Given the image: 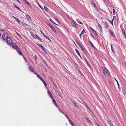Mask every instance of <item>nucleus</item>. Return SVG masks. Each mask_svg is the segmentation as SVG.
I'll use <instances>...</instances> for the list:
<instances>
[{
  "instance_id": "14",
  "label": "nucleus",
  "mask_w": 126,
  "mask_h": 126,
  "mask_svg": "<svg viewBox=\"0 0 126 126\" xmlns=\"http://www.w3.org/2000/svg\"><path fill=\"white\" fill-rule=\"evenodd\" d=\"M14 7H15L17 9H18L19 11H20L22 12V10L21 9L19 8L15 4H14Z\"/></svg>"
},
{
  "instance_id": "34",
  "label": "nucleus",
  "mask_w": 126,
  "mask_h": 126,
  "mask_svg": "<svg viewBox=\"0 0 126 126\" xmlns=\"http://www.w3.org/2000/svg\"><path fill=\"white\" fill-rule=\"evenodd\" d=\"M36 75L37 76V77L39 78V79H41L42 77L41 76H40L39 75L36 74Z\"/></svg>"
},
{
  "instance_id": "38",
  "label": "nucleus",
  "mask_w": 126,
  "mask_h": 126,
  "mask_svg": "<svg viewBox=\"0 0 126 126\" xmlns=\"http://www.w3.org/2000/svg\"><path fill=\"white\" fill-rule=\"evenodd\" d=\"M90 35H91V36L95 40L96 39L94 37V36L91 33V34H90Z\"/></svg>"
},
{
  "instance_id": "35",
  "label": "nucleus",
  "mask_w": 126,
  "mask_h": 126,
  "mask_svg": "<svg viewBox=\"0 0 126 126\" xmlns=\"http://www.w3.org/2000/svg\"><path fill=\"white\" fill-rule=\"evenodd\" d=\"M122 32L123 34L125 33V31L124 29H122Z\"/></svg>"
},
{
  "instance_id": "32",
  "label": "nucleus",
  "mask_w": 126,
  "mask_h": 126,
  "mask_svg": "<svg viewBox=\"0 0 126 126\" xmlns=\"http://www.w3.org/2000/svg\"><path fill=\"white\" fill-rule=\"evenodd\" d=\"M36 44L40 47L42 46V45H41L39 43H37Z\"/></svg>"
},
{
  "instance_id": "64",
  "label": "nucleus",
  "mask_w": 126,
  "mask_h": 126,
  "mask_svg": "<svg viewBox=\"0 0 126 126\" xmlns=\"http://www.w3.org/2000/svg\"><path fill=\"white\" fill-rule=\"evenodd\" d=\"M113 15H115V12H113Z\"/></svg>"
},
{
  "instance_id": "52",
  "label": "nucleus",
  "mask_w": 126,
  "mask_h": 126,
  "mask_svg": "<svg viewBox=\"0 0 126 126\" xmlns=\"http://www.w3.org/2000/svg\"><path fill=\"white\" fill-rule=\"evenodd\" d=\"M113 12H115V10H114V8L113 7Z\"/></svg>"
},
{
  "instance_id": "54",
  "label": "nucleus",
  "mask_w": 126,
  "mask_h": 126,
  "mask_svg": "<svg viewBox=\"0 0 126 126\" xmlns=\"http://www.w3.org/2000/svg\"><path fill=\"white\" fill-rule=\"evenodd\" d=\"M13 17H14V18L16 20H17V19L16 18V17H15L14 16H13Z\"/></svg>"
},
{
  "instance_id": "45",
  "label": "nucleus",
  "mask_w": 126,
  "mask_h": 126,
  "mask_svg": "<svg viewBox=\"0 0 126 126\" xmlns=\"http://www.w3.org/2000/svg\"><path fill=\"white\" fill-rule=\"evenodd\" d=\"M55 19L58 22H59V20H58V19L57 18H55Z\"/></svg>"
},
{
  "instance_id": "26",
  "label": "nucleus",
  "mask_w": 126,
  "mask_h": 126,
  "mask_svg": "<svg viewBox=\"0 0 126 126\" xmlns=\"http://www.w3.org/2000/svg\"><path fill=\"white\" fill-rule=\"evenodd\" d=\"M85 61L86 62L87 64L88 65V66H89L90 67H91V65H90V64H89V63L87 62V60L86 59H85Z\"/></svg>"
},
{
  "instance_id": "6",
  "label": "nucleus",
  "mask_w": 126,
  "mask_h": 126,
  "mask_svg": "<svg viewBox=\"0 0 126 126\" xmlns=\"http://www.w3.org/2000/svg\"><path fill=\"white\" fill-rule=\"evenodd\" d=\"M12 46L15 49H16L18 47L17 46L16 44L14 43L12 44Z\"/></svg>"
},
{
  "instance_id": "20",
  "label": "nucleus",
  "mask_w": 126,
  "mask_h": 126,
  "mask_svg": "<svg viewBox=\"0 0 126 126\" xmlns=\"http://www.w3.org/2000/svg\"><path fill=\"white\" fill-rule=\"evenodd\" d=\"M26 16L27 18V19H30V20L31 19V17L28 14H27V15H26Z\"/></svg>"
},
{
  "instance_id": "49",
  "label": "nucleus",
  "mask_w": 126,
  "mask_h": 126,
  "mask_svg": "<svg viewBox=\"0 0 126 126\" xmlns=\"http://www.w3.org/2000/svg\"><path fill=\"white\" fill-rule=\"evenodd\" d=\"M23 58L26 61V62H27V60H26V58L25 57H23Z\"/></svg>"
},
{
  "instance_id": "62",
  "label": "nucleus",
  "mask_w": 126,
  "mask_h": 126,
  "mask_svg": "<svg viewBox=\"0 0 126 126\" xmlns=\"http://www.w3.org/2000/svg\"><path fill=\"white\" fill-rule=\"evenodd\" d=\"M26 3H27L28 1L26 0H23Z\"/></svg>"
},
{
  "instance_id": "63",
  "label": "nucleus",
  "mask_w": 126,
  "mask_h": 126,
  "mask_svg": "<svg viewBox=\"0 0 126 126\" xmlns=\"http://www.w3.org/2000/svg\"><path fill=\"white\" fill-rule=\"evenodd\" d=\"M59 110L60 112H61L62 113H63V112L60 109H59Z\"/></svg>"
},
{
  "instance_id": "44",
  "label": "nucleus",
  "mask_w": 126,
  "mask_h": 126,
  "mask_svg": "<svg viewBox=\"0 0 126 126\" xmlns=\"http://www.w3.org/2000/svg\"><path fill=\"white\" fill-rule=\"evenodd\" d=\"M38 5H39V6L40 7L41 9H42L43 10L44 9L43 8L41 5H40V4H39Z\"/></svg>"
},
{
  "instance_id": "31",
  "label": "nucleus",
  "mask_w": 126,
  "mask_h": 126,
  "mask_svg": "<svg viewBox=\"0 0 126 126\" xmlns=\"http://www.w3.org/2000/svg\"><path fill=\"white\" fill-rule=\"evenodd\" d=\"M26 3L30 7H32V5H31L28 2H27Z\"/></svg>"
},
{
  "instance_id": "55",
  "label": "nucleus",
  "mask_w": 126,
  "mask_h": 126,
  "mask_svg": "<svg viewBox=\"0 0 126 126\" xmlns=\"http://www.w3.org/2000/svg\"><path fill=\"white\" fill-rule=\"evenodd\" d=\"M124 36H125V39H126V34L125 33L124 34Z\"/></svg>"
},
{
  "instance_id": "3",
  "label": "nucleus",
  "mask_w": 126,
  "mask_h": 126,
  "mask_svg": "<svg viewBox=\"0 0 126 126\" xmlns=\"http://www.w3.org/2000/svg\"><path fill=\"white\" fill-rule=\"evenodd\" d=\"M48 24L49 26L52 29L53 31L55 32L56 31V30L49 23H48Z\"/></svg>"
},
{
  "instance_id": "41",
  "label": "nucleus",
  "mask_w": 126,
  "mask_h": 126,
  "mask_svg": "<svg viewBox=\"0 0 126 126\" xmlns=\"http://www.w3.org/2000/svg\"><path fill=\"white\" fill-rule=\"evenodd\" d=\"M43 82L44 83V84L45 85V86H47V84L46 82H45V81H44Z\"/></svg>"
},
{
  "instance_id": "33",
  "label": "nucleus",
  "mask_w": 126,
  "mask_h": 126,
  "mask_svg": "<svg viewBox=\"0 0 126 126\" xmlns=\"http://www.w3.org/2000/svg\"><path fill=\"white\" fill-rule=\"evenodd\" d=\"M72 102L73 103L74 105V106H76L77 107V105H76V103L75 102H74V101H73Z\"/></svg>"
},
{
  "instance_id": "1",
  "label": "nucleus",
  "mask_w": 126,
  "mask_h": 126,
  "mask_svg": "<svg viewBox=\"0 0 126 126\" xmlns=\"http://www.w3.org/2000/svg\"><path fill=\"white\" fill-rule=\"evenodd\" d=\"M8 34H6V38H5V33H3L2 36V39L3 40H5L7 39V40L6 41V43L11 44L12 43V40H11V38L10 37H8Z\"/></svg>"
},
{
  "instance_id": "27",
  "label": "nucleus",
  "mask_w": 126,
  "mask_h": 126,
  "mask_svg": "<svg viewBox=\"0 0 126 126\" xmlns=\"http://www.w3.org/2000/svg\"><path fill=\"white\" fill-rule=\"evenodd\" d=\"M44 36L45 37L46 39H48L49 41H51L50 39L48 36H46L45 35V36Z\"/></svg>"
},
{
  "instance_id": "39",
  "label": "nucleus",
  "mask_w": 126,
  "mask_h": 126,
  "mask_svg": "<svg viewBox=\"0 0 126 126\" xmlns=\"http://www.w3.org/2000/svg\"><path fill=\"white\" fill-rule=\"evenodd\" d=\"M40 32L41 33V34L44 36L45 35V34H44V33L42 32V31L41 30H40Z\"/></svg>"
},
{
  "instance_id": "28",
  "label": "nucleus",
  "mask_w": 126,
  "mask_h": 126,
  "mask_svg": "<svg viewBox=\"0 0 126 126\" xmlns=\"http://www.w3.org/2000/svg\"><path fill=\"white\" fill-rule=\"evenodd\" d=\"M37 39L39 40L41 42H43V40H42V39H41L40 37H38V38Z\"/></svg>"
},
{
  "instance_id": "47",
  "label": "nucleus",
  "mask_w": 126,
  "mask_h": 126,
  "mask_svg": "<svg viewBox=\"0 0 126 126\" xmlns=\"http://www.w3.org/2000/svg\"><path fill=\"white\" fill-rule=\"evenodd\" d=\"M65 115L66 118L69 120V117L66 115L65 114Z\"/></svg>"
},
{
  "instance_id": "60",
  "label": "nucleus",
  "mask_w": 126,
  "mask_h": 126,
  "mask_svg": "<svg viewBox=\"0 0 126 126\" xmlns=\"http://www.w3.org/2000/svg\"><path fill=\"white\" fill-rule=\"evenodd\" d=\"M26 3H27L28 1L26 0H23Z\"/></svg>"
},
{
  "instance_id": "61",
  "label": "nucleus",
  "mask_w": 126,
  "mask_h": 126,
  "mask_svg": "<svg viewBox=\"0 0 126 126\" xmlns=\"http://www.w3.org/2000/svg\"><path fill=\"white\" fill-rule=\"evenodd\" d=\"M26 3H27L28 1L26 0H23Z\"/></svg>"
},
{
  "instance_id": "53",
  "label": "nucleus",
  "mask_w": 126,
  "mask_h": 126,
  "mask_svg": "<svg viewBox=\"0 0 126 126\" xmlns=\"http://www.w3.org/2000/svg\"><path fill=\"white\" fill-rule=\"evenodd\" d=\"M86 120H88V121H89V122H91V121H90V120H89L88 119V118H87Z\"/></svg>"
},
{
  "instance_id": "8",
  "label": "nucleus",
  "mask_w": 126,
  "mask_h": 126,
  "mask_svg": "<svg viewBox=\"0 0 126 126\" xmlns=\"http://www.w3.org/2000/svg\"><path fill=\"white\" fill-rule=\"evenodd\" d=\"M91 4L94 7H96V5L95 3H94V1L93 0L91 1Z\"/></svg>"
},
{
  "instance_id": "11",
  "label": "nucleus",
  "mask_w": 126,
  "mask_h": 126,
  "mask_svg": "<svg viewBox=\"0 0 126 126\" xmlns=\"http://www.w3.org/2000/svg\"><path fill=\"white\" fill-rule=\"evenodd\" d=\"M108 123L111 126H113V124L110 121L108 120Z\"/></svg>"
},
{
  "instance_id": "4",
  "label": "nucleus",
  "mask_w": 126,
  "mask_h": 126,
  "mask_svg": "<svg viewBox=\"0 0 126 126\" xmlns=\"http://www.w3.org/2000/svg\"><path fill=\"white\" fill-rule=\"evenodd\" d=\"M16 51L18 52V53L21 55H22V53L20 51V49L18 47L17 49H16Z\"/></svg>"
},
{
  "instance_id": "5",
  "label": "nucleus",
  "mask_w": 126,
  "mask_h": 126,
  "mask_svg": "<svg viewBox=\"0 0 126 126\" xmlns=\"http://www.w3.org/2000/svg\"><path fill=\"white\" fill-rule=\"evenodd\" d=\"M29 69L30 71L34 72V69L32 66H30L29 67Z\"/></svg>"
},
{
  "instance_id": "18",
  "label": "nucleus",
  "mask_w": 126,
  "mask_h": 126,
  "mask_svg": "<svg viewBox=\"0 0 126 126\" xmlns=\"http://www.w3.org/2000/svg\"><path fill=\"white\" fill-rule=\"evenodd\" d=\"M41 48L42 49V50L46 54H47V53L46 52V51L45 50V48L43 46H42Z\"/></svg>"
},
{
  "instance_id": "42",
  "label": "nucleus",
  "mask_w": 126,
  "mask_h": 126,
  "mask_svg": "<svg viewBox=\"0 0 126 126\" xmlns=\"http://www.w3.org/2000/svg\"><path fill=\"white\" fill-rule=\"evenodd\" d=\"M43 61L44 62V63H45V64L46 65V66L47 67H48V65L47 64V63L45 61H44V60H43Z\"/></svg>"
},
{
  "instance_id": "46",
  "label": "nucleus",
  "mask_w": 126,
  "mask_h": 126,
  "mask_svg": "<svg viewBox=\"0 0 126 126\" xmlns=\"http://www.w3.org/2000/svg\"><path fill=\"white\" fill-rule=\"evenodd\" d=\"M17 1L19 4H21V2L19 0H16Z\"/></svg>"
},
{
  "instance_id": "13",
  "label": "nucleus",
  "mask_w": 126,
  "mask_h": 126,
  "mask_svg": "<svg viewBox=\"0 0 126 126\" xmlns=\"http://www.w3.org/2000/svg\"><path fill=\"white\" fill-rule=\"evenodd\" d=\"M114 17V16H113V18L111 21L109 19H108V20L109 21L110 23L112 24V25H113V22Z\"/></svg>"
},
{
  "instance_id": "15",
  "label": "nucleus",
  "mask_w": 126,
  "mask_h": 126,
  "mask_svg": "<svg viewBox=\"0 0 126 126\" xmlns=\"http://www.w3.org/2000/svg\"><path fill=\"white\" fill-rule=\"evenodd\" d=\"M33 36H32V37L34 38L35 39H36L38 38V36L36 34H33Z\"/></svg>"
},
{
  "instance_id": "7",
  "label": "nucleus",
  "mask_w": 126,
  "mask_h": 126,
  "mask_svg": "<svg viewBox=\"0 0 126 126\" xmlns=\"http://www.w3.org/2000/svg\"><path fill=\"white\" fill-rule=\"evenodd\" d=\"M73 24V26L75 28H77L78 27V25L77 24L74 20L72 21Z\"/></svg>"
},
{
  "instance_id": "23",
  "label": "nucleus",
  "mask_w": 126,
  "mask_h": 126,
  "mask_svg": "<svg viewBox=\"0 0 126 126\" xmlns=\"http://www.w3.org/2000/svg\"><path fill=\"white\" fill-rule=\"evenodd\" d=\"M76 20L79 23H80V24H83L81 22V21L79 19H76Z\"/></svg>"
},
{
  "instance_id": "9",
  "label": "nucleus",
  "mask_w": 126,
  "mask_h": 126,
  "mask_svg": "<svg viewBox=\"0 0 126 126\" xmlns=\"http://www.w3.org/2000/svg\"><path fill=\"white\" fill-rule=\"evenodd\" d=\"M47 92L48 94L50 95V98H52L53 97V96L51 92L49 91H48Z\"/></svg>"
},
{
  "instance_id": "2",
  "label": "nucleus",
  "mask_w": 126,
  "mask_h": 126,
  "mask_svg": "<svg viewBox=\"0 0 126 126\" xmlns=\"http://www.w3.org/2000/svg\"><path fill=\"white\" fill-rule=\"evenodd\" d=\"M79 45V46L82 49V50L83 51V52L85 53H86V51L83 48V47L82 46L81 44L78 41H77L76 42Z\"/></svg>"
},
{
  "instance_id": "43",
  "label": "nucleus",
  "mask_w": 126,
  "mask_h": 126,
  "mask_svg": "<svg viewBox=\"0 0 126 126\" xmlns=\"http://www.w3.org/2000/svg\"><path fill=\"white\" fill-rule=\"evenodd\" d=\"M52 101L54 102V103L56 102L54 99H52Z\"/></svg>"
},
{
  "instance_id": "10",
  "label": "nucleus",
  "mask_w": 126,
  "mask_h": 126,
  "mask_svg": "<svg viewBox=\"0 0 126 126\" xmlns=\"http://www.w3.org/2000/svg\"><path fill=\"white\" fill-rule=\"evenodd\" d=\"M75 51H76V52L77 53L78 55L80 57V58L81 59H82V58L81 57V56L78 50L77 49H75Z\"/></svg>"
},
{
  "instance_id": "25",
  "label": "nucleus",
  "mask_w": 126,
  "mask_h": 126,
  "mask_svg": "<svg viewBox=\"0 0 126 126\" xmlns=\"http://www.w3.org/2000/svg\"><path fill=\"white\" fill-rule=\"evenodd\" d=\"M69 121L70 123L72 126H74V124H73V122L71 121V120L70 119H69Z\"/></svg>"
},
{
  "instance_id": "48",
  "label": "nucleus",
  "mask_w": 126,
  "mask_h": 126,
  "mask_svg": "<svg viewBox=\"0 0 126 126\" xmlns=\"http://www.w3.org/2000/svg\"><path fill=\"white\" fill-rule=\"evenodd\" d=\"M54 104H55V106L56 107H58V106H57V104L56 103H56H54Z\"/></svg>"
},
{
  "instance_id": "50",
  "label": "nucleus",
  "mask_w": 126,
  "mask_h": 126,
  "mask_svg": "<svg viewBox=\"0 0 126 126\" xmlns=\"http://www.w3.org/2000/svg\"><path fill=\"white\" fill-rule=\"evenodd\" d=\"M40 80L43 82L44 80L42 79V78H41V79H40Z\"/></svg>"
},
{
  "instance_id": "21",
  "label": "nucleus",
  "mask_w": 126,
  "mask_h": 126,
  "mask_svg": "<svg viewBox=\"0 0 126 126\" xmlns=\"http://www.w3.org/2000/svg\"><path fill=\"white\" fill-rule=\"evenodd\" d=\"M111 50L112 51V52L113 53H114L115 52V51L113 48V47H112V44H111Z\"/></svg>"
},
{
  "instance_id": "56",
  "label": "nucleus",
  "mask_w": 126,
  "mask_h": 126,
  "mask_svg": "<svg viewBox=\"0 0 126 126\" xmlns=\"http://www.w3.org/2000/svg\"><path fill=\"white\" fill-rule=\"evenodd\" d=\"M95 9H96V10L98 11H99V10H98V9L97 8V7H96H96H95Z\"/></svg>"
},
{
  "instance_id": "58",
  "label": "nucleus",
  "mask_w": 126,
  "mask_h": 126,
  "mask_svg": "<svg viewBox=\"0 0 126 126\" xmlns=\"http://www.w3.org/2000/svg\"><path fill=\"white\" fill-rule=\"evenodd\" d=\"M116 81L117 82V84H118V87H119V84L118 83V81L116 80Z\"/></svg>"
},
{
  "instance_id": "19",
  "label": "nucleus",
  "mask_w": 126,
  "mask_h": 126,
  "mask_svg": "<svg viewBox=\"0 0 126 126\" xmlns=\"http://www.w3.org/2000/svg\"><path fill=\"white\" fill-rule=\"evenodd\" d=\"M104 23L105 24V25H106V28H107L109 27V25L107 23V22H105Z\"/></svg>"
},
{
  "instance_id": "59",
  "label": "nucleus",
  "mask_w": 126,
  "mask_h": 126,
  "mask_svg": "<svg viewBox=\"0 0 126 126\" xmlns=\"http://www.w3.org/2000/svg\"><path fill=\"white\" fill-rule=\"evenodd\" d=\"M82 34H81V33L79 34V36H80V38H81V35H82Z\"/></svg>"
},
{
  "instance_id": "16",
  "label": "nucleus",
  "mask_w": 126,
  "mask_h": 126,
  "mask_svg": "<svg viewBox=\"0 0 126 126\" xmlns=\"http://www.w3.org/2000/svg\"><path fill=\"white\" fill-rule=\"evenodd\" d=\"M98 27L99 28V29L100 30V31L102 32V26L100 25V24H98Z\"/></svg>"
},
{
  "instance_id": "57",
  "label": "nucleus",
  "mask_w": 126,
  "mask_h": 126,
  "mask_svg": "<svg viewBox=\"0 0 126 126\" xmlns=\"http://www.w3.org/2000/svg\"><path fill=\"white\" fill-rule=\"evenodd\" d=\"M0 31L1 32H3L4 31V30L3 29H2L0 30Z\"/></svg>"
},
{
  "instance_id": "17",
  "label": "nucleus",
  "mask_w": 126,
  "mask_h": 126,
  "mask_svg": "<svg viewBox=\"0 0 126 126\" xmlns=\"http://www.w3.org/2000/svg\"><path fill=\"white\" fill-rule=\"evenodd\" d=\"M103 71L104 73H105V72H106V74L108 75H110L109 72H108V71L107 70H106L104 71Z\"/></svg>"
},
{
  "instance_id": "40",
  "label": "nucleus",
  "mask_w": 126,
  "mask_h": 126,
  "mask_svg": "<svg viewBox=\"0 0 126 126\" xmlns=\"http://www.w3.org/2000/svg\"><path fill=\"white\" fill-rule=\"evenodd\" d=\"M16 21H17V22L19 24L20 23V21L19 20L17 19V20H16Z\"/></svg>"
},
{
  "instance_id": "51",
  "label": "nucleus",
  "mask_w": 126,
  "mask_h": 126,
  "mask_svg": "<svg viewBox=\"0 0 126 126\" xmlns=\"http://www.w3.org/2000/svg\"><path fill=\"white\" fill-rule=\"evenodd\" d=\"M34 56L35 57V60H36L37 59V57H36V55H35Z\"/></svg>"
},
{
  "instance_id": "36",
  "label": "nucleus",
  "mask_w": 126,
  "mask_h": 126,
  "mask_svg": "<svg viewBox=\"0 0 126 126\" xmlns=\"http://www.w3.org/2000/svg\"><path fill=\"white\" fill-rule=\"evenodd\" d=\"M86 33V32H85V30L84 29H83L82 32H81V34H83V33Z\"/></svg>"
},
{
  "instance_id": "12",
  "label": "nucleus",
  "mask_w": 126,
  "mask_h": 126,
  "mask_svg": "<svg viewBox=\"0 0 126 126\" xmlns=\"http://www.w3.org/2000/svg\"><path fill=\"white\" fill-rule=\"evenodd\" d=\"M89 42L90 44V45L92 46V47L94 49H95V48L94 47V46L93 44V43H92L90 41H88Z\"/></svg>"
},
{
  "instance_id": "29",
  "label": "nucleus",
  "mask_w": 126,
  "mask_h": 126,
  "mask_svg": "<svg viewBox=\"0 0 126 126\" xmlns=\"http://www.w3.org/2000/svg\"><path fill=\"white\" fill-rule=\"evenodd\" d=\"M49 20L51 21V22H52L54 24L56 25H58V24H57L55 22H54L52 19H51L50 18V19H49Z\"/></svg>"
},
{
  "instance_id": "37",
  "label": "nucleus",
  "mask_w": 126,
  "mask_h": 126,
  "mask_svg": "<svg viewBox=\"0 0 126 126\" xmlns=\"http://www.w3.org/2000/svg\"><path fill=\"white\" fill-rule=\"evenodd\" d=\"M16 34L18 35V36L20 38H21V36L18 33L16 32Z\"/></svg>"
},
{
  "instance_id": "22",
  "label": "nucleus",
  "mask_w": 126,
  "mask_h": 126,
  "mask_svg": "<svg viewBox=\"0 0 126 126\" xmlns=\"http://www.w3.org/2000/svg\"><path fill=\"white\" fill-rule=\"evenodd\" d=\"M44 8L46 11L47 12H48V11L49 9L46 6H45Z\"/></svg>"
},
{
  "instance_id": "30",
  "label": "nucleus",
  "mask_w": 126,
  "mask_h": 126,
  "mask_svg": "<svg viewBox=\"0 0 126 126\" xmlns=\"http://www.w3.org/2000/svg\"><path fill=\"white\" fill-rule=\"evenodd\" d=\"M109 31L110 32V33L111 34V36H113L114 35L112 31L111 30H109Z\"/></svg>"
},
{
  "instance_id": "24",
  "label": "nucleus",
  "mask_w": 126,
  "mask_h": 126,
  "mask_svg": "<svg viewBox=\"0 0 126 126\" xmlns=\"http://www.w3.org/2000/svg\"><path fill=\"white\" fill-rule=\"evenodd\" d=\"M90 29H91L92 30V31L95 34H97V33L95 31V30H94L91 27L90 28Z\"/></svg>"
}]
</instances>
